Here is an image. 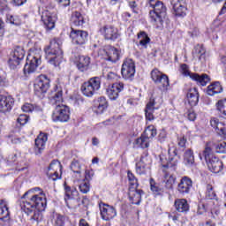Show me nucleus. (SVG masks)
Listing matches in <instances>:
<instances>
[{
	"instance_id": "obj_1",
	"label": "nucleus",
	"mask_w": 226,
	"mask_h": 226,
	"mask_svg": "<svg viewBox=\"0 0 226 226\" xmlns=\"http://www.w3.org/2000/svg\"><path fill=\"white\" fill-rule=\"evenodd\" d=\"M20 207L26 215L33 213L30 220L34 225H38L41 222V218H43L41 213L47 207V198H45L43 192L34 194V190L31 189L21 197Z\"/></svg>"
},
{
	"instance_id": "obj_2",
	"label": "nucleus",
	"mask_w": 226,
	"mask_h": 226,
	"mask_svg": "<svg viewBox=\"0 0 226 226\" xmlns=\"http://www.w3.org/2000/svg\"><path fill=\"white\" fill-rule=\"evenodd\" d=\"M213 153L225 154L226 142L222 141L221 143L215 144L212 147H209V145H207L202 154H199L200 160L204 158L209 170L215 174H218V172H222V169H223V162H222L218 157L215 156Z\"/></svg>"
},
{
	"instance_id": "obj_3",
	"label": "nucleus",
	"mask_w": 226,
	"mask_h": 226,
	"mask_svg": "<svg viewBox=\"0 0 226 226\" xmlns=\"http://www.w3.org/2000/svg\"><path fill=\"white\" fill-rule=\"evenodd\" d=\"M147 3L153 10L149 11L151 22L157 27L163 26V20L167 19V6L160 0H147Z\"/></svg>"
},
{
	"instance_id": "obj_4",
	"label": "nucleus",
	"mask_w": 226,
	"mask_h": 226,
	"mask_svg": "<svg viewBox=\"0 0 226 226\" xmlns=\"http://www.w3.org/2000/svg\"><path fill=\"white\" fill-rule=\"evenodd\" d=\"M46 59L49 64L59 66L63 61V49H61V42L57 39H54L49 42V45L44 49Z\"/></svg>"
},
{
	"instance_id": "obj_5",
	"label": "nucleus",
	"mask_w": 226,
	"mask_h": 226,
	"mask_svg": "<svg viewBox=\"0 0 226 226\" xmlns=\"http://www.w3.org/2000/svg\"><path fill=\"white\" fill-rule=\"evenodd\" d=\"M102 86V79L98 77L91 78L87 82H85L81 86V93L84 96L91 98L94 94H96Z\"/></svg>"
},
{
	"instance_id": "obj_6",
	"label": "nucleus",
	"mask_w": 226,
	"mask_h": 226,
	"mask_svg": "<svg viewBox=\"0 0 226 226\" xmlns=\"http://www.w3.org/2000/svg\"><path fill=\"white\" fill-rule=\"evenodd\" d=\"M180 72L185 77H190L192 80L200 84V86H207L208 82H211V79L207 74L199 75L195 72H190V69L186 64H183L180 67Z\"/></svg>"
},
{
	"instance_id": "obj_7",
	"label": "nucleus",
	"mask_w": 226,
	"mask_h": 226,
	"mask_svg": "<svg viewBox=\"0 0 226 226\" xmlns=\"http://www.w3.org/2000/svg\"><path fill=\"white\" fill-rule=\"evenodd\" d=\"M34 89L36 96H39V98H43V94H45L47 91L50 89V79L47 77V75H40L35 79Z\"/></svg>"
},
{
	"instance_id": "obj_8",
	"label": "nucleus",
	"mask_w": 226,
	"mask_h": 226,
	"mask_svg": "<svg viewBox=\"0 0 226 226\" xmlns=\"http://www.w3.org/2000/svg\"><path fill=\"white\" fill-rule=\"evenodd\" d=\"M172 149H169V157L167 158V155L162 154L160 155V162L161 165L164 169H170L172 167H176L179 162V156H177V150L174 149L173 150V155L171 154Z\"/></svg>"
},
{
	"instance_id": "obj_9",
	"label": "nucleus",
	"mask_w": 226,
	"mask_h": 226,
	"mask_svg": "<svg viewBox=\"0 0 226 226\" xmlns=\"http://www.w3.org/2000/svg\"><path fill=\"white\" fill-rule=\"evenodd\" d=\"M25 56L26 51H24V49L20 46L16 47L14 50L11 52L8 61L11 70H15L17 66L20 64V61L24 59Z\"/></svg>"
},
{
	"instance_id": "obj_10",
	"label": "nucleus",
	"mask_w": 226,
	"mask_h": 226,
	"mask_svg": "<svg viewBox=\"0 0 226 226\" xmlns=\"http://www.w3.org/2000/svg\"><path fill=\"white\" fill-rule=\"evenodd\" d=\"M55 122L66 123L70 119V108L66 105L57 104L52 114Z\"/></svg>"
},
{
	"instance_id": "obj_11",
	"label": "nucleus",
	"mask_w": 226,
	"mask_h": 226,
	"mask_svg": "<svg viewBox=\"0 0 226 226\" xmlns=\"http://www.w3.org/2000/svg\"><path fill=\"white\" fill-rule=\"evenodd\" d=\"M150 75L153 82L159 86V87H162V89H167V87L170 86V82L169 81V76L160 72L158 69H154L151 72Z\"/></svg>"
},
{
	"instance_id": "obj_12",
	"label": "nucleus",
	"mask_w": 226,
	"mask_h": 226,
	"mask_svg": "<svg viewBox=\"0 0 226 226\" xmlns=\"http://www.w3.org/2000/svg\"><path fill=\"white\" fill-rule=\"evenodd\" d=\"M100 53L106 61H110V63H117L121 57V51L112 46L105 47L100 50Z\"/></svg>"
},
{
	"instance_id": "obj_13",
	"label": "nucleus",
	"mask_w": 226,
	"mask_h": 226,
	"mask_svg": "<svg viewBox=\"0 0 226 226\" xmlns=\"http://www.w3.org/2000/svg\"><path fill=\"white\" fill-rule=\"evenodd\" d=\"M57 20V14L49 10H44L41 14V21L44 24L47 31H52L56 27V21Z\"/></svg>"
},
{
	"instance_id": "obj_14",
	"label": "nucleus",
	"mask_w": 226,
	"mask_h": 226,
	"mask_svg": "<svg viewBox=\"0 0 226 226\" xmlns=\"http://www.w3.org/2000/svg\"><path fill=\"white\" fill-rule=\"evenodd\" d=\"M121 73L125 80H132L135 77V62L130 58L125 59L122 64Z\"/></svg>"
},
{
	"instance_id": "obj_15",
	"label": "nucleus",
	"mask_w": 226,
	"mask_h": 226,
	"mask_svg": "<svg viewBox=\"0 0 226 226\" xmlns=\"http://www.w3.org/2000/svg\"><path fill=\"white\" fill-rule=\"evenodd\" d=\"M40 64H41V59L40 56L29 55L23 69L25 75L34 73L36 72V68H38Z\"/></svg>"
},
{
	"instance_id": "obj_16",
	"label": "nucleus",
	"mask_w": 226,
	"mask_h": 226,
	"mask_svg": "<svg viewBox=\"0 0 226 226\" xmlns=\"http://www.w3.org/2000/svg\"><path fill=\"white\" fill-rule=\"evenodd\" d=\"M57 170L62 172L63 165L61 164V162H59V161L53 160L50 162L48 168V170L46 172L49 179H52V181H57V179H61V176H59V172H57Z\"/></svg>"
},
{
	"instance_id": "obj_17",
	"label": "nucleus",
	"mask_w": 226,
	"mask_h": 226,
	"mask_svg": "<svg viewBox=\"0 0 226 226\" xmlns=\"http://www.w3.org/2000/svg\"><path fill=\"white\" fill-rule=\"evenodd\" d=\"M87 36H89V34L84 30L72 28L70 33V38L72 40V43H75L76 45H86L87 42Z\"/></svg>"
},
{
	"instance_id": "obj_18",
	"label": "nucleus",
	"mask_w": 226,
	"mask_h": 226,
	"mask_svg": "<svg viewBox=\"0 0 226 226\" xmlns=\"http://www.w3.org/2000/svg\"><path fill=\"white\" fill-rule=\"evenodd\" d=\"M100 33L102 34L104 39L111 41H116V40L121 36V34H119V30H117L114 26H104L100 29Z\"/></svg>"
},
{
	"instance_id": "obj_19",
	"label": "nucleus",
	"mask_w": 226,
	"mask_h": 226,
	"mask_svg": "<svg viewBox=\"0 0 226 226\" xmlns=\"http://www.w3.org/2000/svg\"><path fill=\"white\" fill-rule=\"evenodd\" d=\"M99 207L101 211V215L102 220L109 222V220H112V218H116L117 215V211L116 208L109 204L99 203Z\"/></svg>"
},
{
	"instance_id": "obj_20",
	"label": "nucleus",
	"mask_w": 226,
	"mask_h": 226,
	"mask_svg": "<svg viewBox=\"0 0 226 226\" xmlns=\"http://www.w3.org/2000/svg\"><path fill=\"white\" fill-rule=\"evenodd\" d=\"M124 89V84L122 82L113 83L106 88V94L109 100L116 101L119 98V93Z\"/></svg>"
},
{
	"instance_id": "obj_21",
	"label": "nucleus",
	"mask_w": 226,
	"mask_h": 226,
	"mask_svg": "<svg viewBox=\"0 0 226 226\" xmlns=\"http://www.w3.org/2000/svg\"><path fill=\"white\" fill-rule=\"evenodd\" d=\"M13 105H15V99H13V97L0 94V112H2V114L10 112L11 109H13Z\"/></svg>"
},
{
	"instance_id": "obj_22",
	"label": "nucleus",
	"mask_w": 226,
	"mask_h": 226,
	"mask_svg": "<svg viewBox=\"0 0 226 226\" xmlns=\"http://www.w3.org/2000/svg\"><path fill=\"white\" fill-rule=\"evenodd\" d=\"M170 4L177 17H186V0H170Z\"/></svg>"
},
{
	"instance_id": "obj_23",
	"label": "nucleus",
	"mask_w": 226,
	"mask_h": 226,
	"mask_svg": "<svg viewBox=\"0 0 226 226\" xmlns=\"http://www.w3.org/2000/svg\"><path fill=\"white\" fill-rule=\"evenodd\" d=\"M193 186V181L189 177H183L177 185V192L180 195H188Z\"/></svg>"
},
{
	"instance_id": "obj_24",
	"label": "nucleus",
	"mask_w": 226,
	"mask_h": 226,
	"mask_svg": "<svg viewBox=\"0 0 226 226\" xmlns=\"http://www.w3.org/2000/svg\"><path fill=\"white\" fill-rule=\"evenodd\" d=\"M47 140H49V137L45 133L40 134L37 139H35L34 153L36 156H40V154L43 153Z\"/></svg>"
},
{
	"instance_id": "obj_25",
	"label": "nucleus",
	"mask_w": 226,
	"mask_h": 226,
	"mask_svg": "<svg viewBox=\"0 0 226 226\" xmlns=\"http://www.w3.org/2000/svg\"><path fill=\"white\" fill-rule=\"evenodd\" d=\"M151 161H149V157L147 155H142L140 157L139 162H136V172L142 176L147 172V169H149V164Z\"/></svg>"
},
{
	"instance_id": "obj_26",
	"label": "nucleus",
	"mask_w": 226,
	"mask_h": 226,
	"mask_svg": "<svg viewBox=\"0 0 226 226\" xmlns=\"http://www.w3.org/2000/svg\"><path fill=\"white\" fill-rule=\"evenodd\" d=\"M142 190H137V187L129 188V200L132 204L139 206L142 202Z\"/></svg>"
},
{
	"instance_id": "obj_27",
	"label": "nucleus",
	"mask_w": 226,
	"mask_h": 226,
	"mask_svg": "<svg viewBox=\"0 0 226 226\" xmlns=\"http://www.w3.org/2000/svg\"><path fill=\"white\" fill-rule=\"evenodd\" d=\"M49 98L51 100V103L61 105V103H63V87H61V85H56L51 92Z\"/></svg>"
},
{
	"instance_id": "obj_28",
	"label": "nucleus",
	"mask_w": 226,
	"mask_h": 226,
	"mask_svg": "<svg viewBox=\"0 0 226 226\" xmlns=\"http://www.w3.org/2000/svg\"><path fill=\"white\" fill-rule=\"evenodd\" d=\"M155 105L156 102H154V99L151 97L145 109V116L147 121L154 120V115L153 113L158 109Z\"/></svg>"
},
{
	"instance_id": "obj_29",
	"label": "nucleus",
	"mask_w": 226,
	"mask_h": 226,
	"mask_svg": "<svg viewBox=\"0 0 226 226\" xmlns=\"http://www.w3.org/2000/svg\"><path fill=\"white\" fill-rule=\"evenodd\" d=\"M210 124L212 128L215 129L216 133L222 137V139H226V126L225 124L220 122L218 118H212L210 120Z\"/></svg>"
},
{
	"instance_id": "obj_30",
	"label": "nucleus",
	"mask_w": 226,
	"mask_h": 226,
	"mask_svg": "<svg viewBox=\"0 0 226 226\" xmlns=\"http://www.w3.org/2000/svg\"><path fill=\"white\" fill-rule=\"evenodd\" d=\"M89 64H91V57L86 56H80L76 63L79 72H82L89 70Z\"/></svg>"
},
{
	"instance_id": "obj_31",
	"label": "nucleus",
	"mask_w": 226,
	"mask_h": 226,
	"mask_svg": "<svg viewBox=\"0 0 226 226\" xmlns=\"http://www.w3.org/2000/svg\"><path fill=\"white\" fill-rule=\"evenodd\" d=\"M187 100L191 107H195L199 103V90L196 87L188 90Z\"/></svg>"
},
{
	"instance_id": "obj_32",
	"label": "nucleus",
	"mask_w": 226,
	"mask_h": 226,
	"mask_svg": "<svg viewBox=\"0 0 226 226\" xmlns=\"http://www.w3.org/2000/svg\"><path fill=\"white\" fill-rule=\"evenodd\" d=\"M183 158L185 167H193V165H195V155L192 148H188L185 151Z\"/></svg>"
},
{
	"instance_id": "obj_33",
	"label": "nucleus",
	"mask_w": 226,
	"mask_h": 226,
	"mask_svg": "<svg viewBox=\"0 0 226 226\" xmlns=\"http://www.w3.org/2000/svg\"><path fill=\"white\" fill-rule=\"evenodd\" d=\"M193 59H199L200 63H206V49L201 45H197L192 50Z\"/></svg>"
},
{
	"instance_id": "obj_34",
	"label": "nucleus",
	"mask_w": 226,
	"mask_h": 226,
	"mask_svg": "<svg viewBox=\"0 0 226 226\" xmlns=\"http://www.w3.org/2000/svg\"><path fill=\"white\" fill-rule=\"evenodd\" d=\"M174 206L178 213H188L190 211V205H188V201L185 199L176 200Z\"/></svg>"
},
{
	"instance_id": "obj_35",
	"label": "nucleus",
	"mask_w": 226,
	"mask_h": 226,
	"mask_svg": "<svg viewBox=\"0 0 226 226\" xmlns=\"http://www.w3.org/2000/svg\"><path fill=\"white\" fill-rule=\"evenodd\" d=\"M71 24L72 28L84 26V16H82V14L79 11L73 12L71 18Z\"/></svg>"
},
{
	"instance_id": "obj_36",
	"label": "nucleus",
	"mask_w": 226,
	"mask_h": 226,
	"mask_svg": "<svg viewBox=\"0 0 226 226\" xmlns=\"http://www.w3.org/2000/svg\"><path fill=\"white\" fill-rule=\"evenodd\" d=\"M0 220L2 222H8L10 220V210L8 209V205L4 200H0Z\"/></svg>"
},
{
	"instance_id": "obj_37",
	"label": "nucleus",
	"mask_w": 226,
	"mask_h": 226,
	"mask_svg": "<svg viewBox=\"0 0 226 226\" xmlns=\"http://www.w3.org/2000/svg\"><path fill=\"white\" fill-rule=\"evenodd\" d=\"M222 91L223 87H222L220 82L216 81L207 87V94H208V96H215V94H218Z\"/></svg>"
},
{
	"instance_id": "obj_38",
	"label": "nucleus",
	"mask_w": 226,
	"mask_h": 226,
	"mask_svg": "<svg viewBox=\"0 0 226 226\" xmlns=\"http://www.w3.org/2000/svg\"><path fill=\"white\" fill-rule=\"evenodd\" d=\"M64 190L65 192L64 200H69V199H75V197H79V191L75 187H70L66 185V182L64 184Z\"/></svg>"
},
{
	"instance_id": "obj_39",
	"label": "nucleus",
	"mask_w": 226,
	"mask_h": 226,
	"mask_svg": "<svg viewBox=\"0 0 226 226\" xmlns=\"http://www.w3.org/2000/svg\"><path fill=\"white\" fill-rule=\"evenodd\" d=\"M205 199L207 200H218V196H216L215 188L211 184H207L206 186Z\"/></svg>"
},
{
	"instance_id": "obj_40",
	"label": "nucleus",
	"mask_w": 226,
	"mask_h": 226,
	"mask_svg": "<svg viewBox=\"0 0 226 226\" xmlns=\"http://www.w3.org/2000/svg\"><path fill=\"white\" fill-rule=\"evenodd\" d=\"M138 40H139V45L142 49H147V45L151 41V39L146 32H140L138 34Z\"/></svg>"
},
{
	"instance_id": "obj_41",
	"label": "nucleus",
	"mask_w": 226,
	"mask_h": 226,
	"mask_svg": "<svg viewBox=\"0 0 226 226\" xmlns=\"http://www.w3.org/2000/svg\"><path fill=\"white\" fill-rule=\"evenodd\" d=\"M151 142V139H148L146 138V136L141 135V137L138 138L135 140V146L136 147H141V149H146L149 147V143Z\"/></svg>"
},
{
	"instance_id": "obj_42",
	"label": "nucleus",
	"mask_w": 226,
	"mask_h": 226,
	"mask_svg": "<svg viewBox=\"0 0 226 226\" xmlns=\"http://www.w3.org/2000/svg\"><path fill=\"white\" fill-rule=\"evenodd\" d=\"M150 190L154 195H162L163 193V188H162L160 185L156 184L153 178H150Z\"/></svg>"
},
{
	"instance_id": "obj_43",
	"label": "nucleus",
	"mask_w": 226,
	"mask_h": 226,
	"mask_svg": "<svg viewBox=\"0 0 226 226\" xmlns=\"http://www.w3.org/2000/svg\"><path fill=\"white\" fill-rule=\"evenodd\" d=\"M143 137L151 140L154 137H156V128L154 125H149L142 134Z\"/></svg>"
},
{
	"instance_id": "obj_44",
	"label": "nucleus",
	"mask_w": 226,
	"mask_h": 226,
	"mask_svg": "<svg viewBox=\"0 0 226 226\" xmlns=\"http://www.w3.org/2000/svg\"><path fill=\"white\" fill-rule=\"evenodd\" d=\"M109 107V104L107 103V99L105 97H100L99 98V105L97 107L96 112L98 114H103V110Z\"/></svg>"
},
{
	"instance_id": "obj_45",
	"label": "nucleus",
	"mask_w": 226,
	"mask_h": 226,
	"mask_svg": "<svg viewBox=\"0 0 226 226\" xmlns=\"http://www.w3.org/2000/svg\"><path fill=\"white\" fill-rule=\"evenodd\" d=\"M127 177L131 185L129 188H139V181L137 180V177H135V175L132 173V171H128Z\"/></svg>"
},
{
	"instance_id": "obj_46",
	"label": "nucleus",
	"mask_w": 226,
	"mask_h": 226,
	"mask_svg": "<svg viewBox=\"0 0 226 226\" xmlns=\"http://www.w3.org/2000/svg\"><path fill=\"white\" fill-rule=\"evenodd\" d=\"M7 20L12 26H21L22 25V20L20 19V18H19L17 16L8 15Z\"/></svg>"
},
{
	"instance_id": "obj_47",
	"label": "nucleus",
	"mask_w": 226,
	"mask_h": 226,
	"mask_svg": "<svg viewBox=\"0 0 226 226\" xmlns=\"http://www.w3.org/2000/svg\"><path fill=\"white\" fill-rule=\"evenodd\" d=\"M165 181V188L167 190H172L174 188V183H176V177L170 175Z\"/></svg>"
},
{
	"instance_id": "obj_48",
	"label": "nucleus",
	"mask_w": 226,
	"mask_h": 226,
	"mask_svg": "<svg viewBox=\"0 0 226 226\" xmlns=\"http://www.w3.org/2000/svg\"><path fill=\"white\" fill-rule=\"evenodd\" d=\"M79 188L81 193H89V190H91V185H89V182L83 181L79 184Z\"/></svg>"
},
{
	"instance_id": "obj_49",
	"label": "nucleus",
	"mask_w": 226,
	"mask_h": 226,
	"mask_svg": "<svg viewBox=\"0 0 226 226\" xmlns=\"http://www.w3.org/2000/svg\"><path fill=\"white\" fill-rule=\"evenodd\" d=\"M81 166L80 163L78 162V161H73L71 163V170H72V172L76 173V174H80L82 172L81 170Z\"/></svg>"
},
{
	"instance_id": "obj_50",
	"label": "nucleus",
	"mask_w": 226,
	"mask_h": 226,
	"mask_svg": "<svg viewBox=\"0 0 226 226\" xmlns=\"http://www.w3.org/2000/svg\"><path fill=\"white\" fill-rule=\"evenodd\" d=\"M64 222H66V218L64 215L56 214L55 225L56 226H64Z\"/></svg>"
},
{
	"instance_id": "obj_51",
	"label": "nucleus",
	"mask_w": 226,
	"mask_h": 226,
	"mask_svg": "<svg viewBox=\"0 0 226 226\" xmlns=\"http://www.w3.org/2000/svg\"><path fill=\"white\" fill-rule=\"evenodd\" d=\"M217 110H219L221 114H224L226 110V99L221 100L217 102Z\"/></svg>"
},
{
	"instance_id": "obj_52",
	"label": "nucleus",
	"mask_w": 226,
	"mask_h": 226,
	"mask_svg": "<svg viewBox=\"0 0 226 226\" xmlns=\"http://www.w3.org/2000/svg\"><path fill=\"white\" fill-rule=\"evenodd\" d=\"M27 121H29V117L27 115H19V117H18V123H19V124H21L22 126H24V124H26Z\"/></svg>"
},
{
	"instance_id": "obj_53",
	"label": "nucleus",
	"mask_w": 226,
	"mask_h": 226,
	"mask_svg": "<svg viewBox=\"0 0 226 226\" xmlns=\"http://www.w3.org/2000/svg\"><path fill=\"white\" fill-rule=\"evenodd\" d=\"M107 79L110 80V82H114V80H119V75L116 72H109L107 74Z\"/></svg>"
},
{
	"instance_id": "obj_54",
	"label": "nucleus",
	"mask_w": 226,
	"mask_h": 226,
	"mask_svg": "<svg viewBox=\"0 0 226 226\" xmlns=\"http://www.w3.org/2000/svg\"><path fill=\"white\" fill-rule=\"evenodd\" d=\"M186 138L185 136L177 138V146L185 149L186 147Z\"/></svg>"
},
{
	"instance_id": "obj_55",
	"label": "nucleus",
	"mask_w": 226,
	"mask_h": 226,
	"mask_svg": "<svg viewBox=\"0 0 226 226\" xmlns=\"http://www.w3.org/2000/svg\"><path fill=\"white\" fill-rule=\"evenodd\" d=\"M34 109V105L31 103H26L22 106L23 112H33Z\"/></svg>"
},
{
	"instance_id": "obj_56",
	"label": "nucleus",
	"mask_w": 226,
	"mask_h": 226,
	"mask_svg": "<svg viewBox=\"0 0 226 226\" xmlns=\"http://www.w3.org/2000/svg\"><path fill=\"white\" fill-rule=\"evenodd\" d=\"M93 176H94V171H93V170H87L85 171L86 181H91V179H93Z\"/></svg>"
},
{
	"instance_id": "obj_57",
	"label": "nucleus",
	"mask_w": 226,
	"mask_h": 226,
	"mask_svg": "<svg viewBox=\"0 0 226 226\" xmlns=\"http://www.w3.org/2000/svg\"><path fill=\"white\" fill-rule=\"evenodd\" d=\"M187 117H188L189 121H195V119L197 118V115L192 109L188 110Z\"/></svg>"
},
{
	"instance_id": "obj_58",
	"label": "nucleus",
	"mask_w": 226,
	"mask_h": 226,
	"mask_svg": "<svg viewBox=\"0 0 226 226\" xmlns=\"http://www.w3.org/2000/svg\"><path fill=\"white\" fill-rule=\"evenodd\" d=\"M206 213V205L204 203H200L198 206V214L204 215Z\"/></svg>"
},
{
	"instance_id": "obj_59",
	"label": "nucleus",
	"mask_w": 226,
	"mask_h": 226,
	"mask_svg": "<svg viewBox=\"0 0 226 226\" xmlns=\"http://www.w3.org/2000/svg\"><path fill=\"white\" fill-rule=\"evenodd\" d=\"M165 139H167V134L165 133V132H162L158 136V140L162 143L165 142Z\"/></svg>"
},
{
	"instance_id": "obj_60",
	"label": "nucleus",
	"mask_w": 226,
	"mask_h": 226,
	"mask_svg": "<svg viewBox=\"0 0 226 226\" xmlns=\"http://www.w3.org/2000/svg\"><path fill=\"white\" fill-rule=\"evenodd\" d=\"M4 34V21L0 18V37Z\"/></svg>"
},
{
	"instance_id": "obj_61",
	"label": "nucleus",
	"mask_w": 226,
	"mask_h": 226,
	"mask_svg": "<svg viewBox=\"0 0 226 226\" xmlns=\"http://www.w3.org/2000/svg\"><path fill=\"white\" fill-rule=\"evenodd\" d=\"M27 0H12L14 6H22Z\"/></svg>"
},
{
	"instance_id": "obj_62",
	"label": "nucleus",
	"mask_w": 226,
	"mask_h": 226,
	"mask_svg": "<svg viewBox=\"0 0 226 226\" xmlns=\"http://www.w3.org/2000/svg\"><path fill=\"white\" fill-rule=\"evenodd\" d=\"M61 6H70V0H56Z\"/></svg>"
},
{
	"instance_id": "obj_63",
	"label": "nucleus",
	"mask_w": 226,
	"mask_h": 226,
	"mask_svg": "<svg viewBox=\"0 0 226 226\" xmlns=\"http://www.w3.org/2000/svg\"><path fill=\"white\" fill-rule=\"evenodd\" d=\"M129 6L135 13H137V3L135 1L129 2Z\"/></svg>"
},
{
	"instance_id": "obj_64",
	"label": "nucleus",
	"mask_w": 226,
	"mask_h": 226,
	"mask_svg": "<svg viewBox=\"0 0 226 226\" xmlns=\"http://www.w3.org/2000/svg\"><path fill=\"white\" fill-rule=\"evenodd\" d=\"M79 226H89V223L85 219H80Z\"/></svg>"
}]
</instances>
